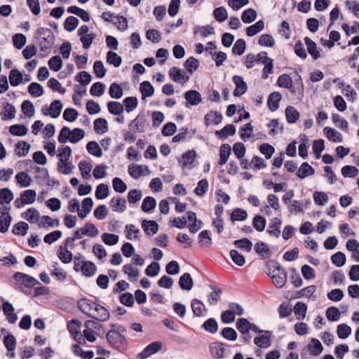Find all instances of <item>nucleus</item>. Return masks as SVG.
Listing matches in <instances>:
<instances>
[{
	"instance_id": "nucleus-1",
	"label": "nucleus",
	"mask_w": 359,
	"mask_h": 359,
	"mask_svg": "<svg viewBox=\"0 0 359 359\" xmlns=\"http://www.w3.org/2000/svg\"><path fill=\"white\" fill-rule=\"evenodd\" d=\"M34 37L39 41L40 50L48 54L55 43V36L51 29L39 27L36 29Z\"/></svg>"
},
{
	"instance_id": "nucleus-2",
	"label": "nucleus",
	"mask_w": 359,
	"mask_h": 359,
	"mask_svg": "<svg viewBox=\"0 0 359 359\" xmlns=\"http://www.w3.org/2000/svg\"><path fill=\"white\" fill-rule=\"evenodd\" d=\"M273 267V274L268 273V275L271 276L273 284L277 288H282L287 282V273L285 269L277 262L275 263Z\"/></svg>"
},
{
	"instance_id": "nucleus-3",
	"label": "nucleus",
	"mask_w": 359,
	"mask_h": 359,
	"mask_svg": "<svg viewBox=\"0 0 359 359\" xmlns=\"http://www.w3.org/2000/svg\"><path fill=\"white\" fill-rule=\"evenodd\" d=\"M13 278L16 281L17 285L20 284L27 288H32L36 285H40L37 279L22 272H15Z\"/></svg>"
},
{
	"instance_id": "nucleus-4",
	"label": "nucleus",
	"mask_w": 359,
	"mask_h": 359,
	"mask_svg": "<svg viewBox=\"0 0 359 359\" xmlns=\"http://www.w3.org/2000/svg\"><path fill=\"white\" fill-rule=\"evenodd\" d=\"M149 126V121L144 114H140L129 124L130 130L133 133H144Z\"/></svg>"
},
{
	"instance_id": "nucleus-5",
	"label": "nucleus",
	"mask_w": 359,
	"mask_h": 359,
	"mask_svg": "<svg viewBox=\"0 0 359 359\" xmlns=\"http://www.w3.org/2000/svg\"><path fill=\"white\" fill-rule=\"evenodd\" d=\"M236 325L238 332L243 335L244 342L250 343L252 339V335L250 333V322L246 318H241L237 320Z\"/></svg>"
},
{
	"instance_id": "nucleus-6",
	"label": "nucleus",
	"mask_w": 359,
	"mask_h": 359,
	"mask_svg": "<svg viewBox=\"0 0 359 359\" xmlns=\"http://www.w3.org/2000/svg\"><path fill=\"white\" fill-rule=\"evenodd\" d=\"M62 109V104L60 100H54L48 107L47 105H44L42 107V112L45 116H50L52 118H57L61 113Z\"/></svg>"
},
{
	"instance_id": "nucleus-7",
	"label": "nucleus",
	"mask_w": 359,
	"mask_h": 359,
	"mask_svg": "<svg viewBox=\"0 0 359 359\" xmlns=\"http://www.w3.org/2000/svg\"><path fill=\"white\" fill-rule=\"evenodd\" d=\"M99 233L97 227L92 223H86L83 227L74 231V235L77 239H80L83 236L89 237H95Z\"/></svg>"
},
{
	"instance_id": "nucleus-8",
	"label": "nucleus",
	"mask_w": 359,
	"mask_h": 359,
	"mask_svg": "<svg viewBox=\"0 0 359 359\" xmlns=\"http://www.w3.org/2000/svg\"><path fill=\"white\" fill-rule=\"evenodd\" d=\"M106 338L109 344L116 348L121 347L126 341V338L118 332H116L115 330H110L107 332Z\"/></svg>"
},
{
	"instance_id": "nucleus-9",
	"label": "nucleus",
	"mask_w": 359,
	"mask_h": 359,
	"mask_svg": "<svg viewBox=\"0 0 359 359\" xmlns=\"http://www.w3.org/2000/svg\"><path fill=\"white\" fill-rule=\"evenodd\" d=\"M162 344L161 341H154L147 346L142 352L137 355L138 359H146L150 355L161 350Z\"/></svg>"
},
{
	"instance_id": "nucleus-10",
	"label": "nucleus",
	"mask_w": 359,
	"mask_h": 359,
	"mask_svg": "<svg viewBox=\"0 0 359 359\" xmlns=\"http://www.w3.org/2000/svg\"><path fill=\"white\" fill-rule=\"evenodd\" d=\"M77 304L79 309L83 313L90 318L93 317L95 306L97 305L96 303L90 299L83 298L78 302Z\"/></svg>"
},
{
	"instance_id": "nucleus-11",
	"label": "nucleus",
	"mask_w": 359,
	"mask_h": 359,
	"mask_svg": "<svg viewBox=\"0 0 359 359\" xmlns=\"http://www.w3.org/2000/svg\"><path fill=\"white\" fill-rule=\"evenodd\" d=\"M282 220L278 217H273L271 219L266 233L272 237L279 238L280 235V227Z\"/></svg>"
},
{
	"instance_id": "nucleus-12",
	"label": "nucleus",
	"mask_w": 359,
	"mask_h": 359,
	"mask_svg": "<svg viewBox=\"0 0 359 359\" xmlns=\"http://www.w3.org/2000/svg\"><path fill=\"white\" fill-rule=\"evenodd\" d=\"M232 81L236 86L233 90V95L235 97H239L247 91L248 86L242 76L235 75L233 76Z\"/></svg>"
},
{
	"instance_id": "nucleus-13",
	"label": "nucleus",
	"mask_w": 359,
	"mask_h": 359,
	"mask_svg": "<svg viewBox=\"0 0 359 359\" xmlns=\"http://www.w3.org/2000/svg\"><path fill=\"white\" fill-rule=\"evenodd\" d=\"M10 207L4 206L2 208L1 215L0 216V232L5 233L8 230V227L11 222V217L8 213Z\"/></svg>"
},
{
	"instance_id": "nucleus-14",
	"label": "nucleus",
	"mask_w": 359,
	"mask_h": 359,
	"mask_svg": "<svg viewBox=\"0 0 359 359\" xmlns=\"http://www.w3.org/2000/svg\"><path fill=\"white\" fill-rule=\"evenodd\" d=\"M2 310L4 315L6 316L8 321L13 324L18 320L17 315L14 313V308L13 305L8 301H5L2 304Z\"/></svg>"
},
{
	"instance_id": "nucleus-15",
	"label": "nucleus",
	"mask_w": 359,
	"mask_h": 359,
	"mask_svg": "<svg viewBox=\"0 0 359 359\" xmlns=\"http://www.w3.org/2000/svg\"><path fill=\"white\" fill-rule=\"evenodd\" d=\"M184 98L187 100V107H188L189 104L192 106L198 105L201 102V94L195 90H190L186 92Z\"/></svg>"
},
{
	"instance_id": "nucleus-16",
	"label": "nucleus",
	"mask_w": 359,
	"mask_h": 359,
	"mask_svg": "<svg viewBox=\"0 0 359 359\" xmlns=\"http://www.w3.org/2000/svg\"><path fill=\"white\" fill-rule=\"evenodd\" d=\"M109 316L108 310L100 304H97L95 306L92 318L99 321H106L109 318Z\"/></svg>"
},
{
	"instance_id": "nucleus-17",
	"label": "nucleus",
	"mask_w": 359,
	"mask_h": 359,
	"mask_svg": "<svg viewBox=\"0 0 359 359\" xmlns=\"http://www.w3.org/2000/svg\"><path fill=\"white\" fill-rule=\"evenodd\" d=\"M169 76L175 82H187L189 79L188 76L185 75L184 73H182L180 68L176 67H172L170 69Z\"/></svg>"
},
{
	"instance_id": "nucleus-18",
	"label": "nucleus",
	"mask_w": 359,
	"mask_h": 359,
	"mask_svg": "<svg viewBox=\"0 0 359 359\" xmlns=\"http://www.w3.org/2000/svg\"><path fill=\"white\" fill-rule=\"evenodd\" d=\"M142 227L145 233L150 236L156 234L158 231V224L154 220H142Z\"/></svg>"
},
{
	"instance_id": "nucleus-19",
	"label": "nucleus",
	"mask_w": 359,
	"mask_h": 359,
	"mask_svg": "<svg viewBox=\"0 0 359 359\" xmlns=\"http://www.w3.org/2000/svg\"><path fill=\"white\" fill-rule=\"evenodd\" d=\"M196 156V153L194 150H189L182 155L181 158L179 159V163H181L182 168H187L193 163Z\"/></svg>"
},
{
	"instance_id": "nucleus-20",
	"label": "nucleus",
	"mask_w": 359,
	"mask_h": 359,
	"mask_svg": "<svg viewBox=\"0 0 359 359\" xmlns=\"http://www.w3.org/2000/svg\"><path fill=\"white\" fill-rule=\"evenodd\" d=\"M255 250L264 259L270 258L271 255L269 246L263 241H259L255 245Z\"/></svg>"
},
{
	"instance_id": "nucleus-21",
	"label": "nucleus",
	"mask_w": 359,
	"mask_h": 359,
	"mask_svg": "<svg viewBox=\"0 0 359 359\" xmlns=\"http://www.w3.org/2000/svg\"><path fill=\"white\" fill-rule=\"evenodd\" d=\"M210 288L212 292L208 296V302L210 305H216L220 299L222 290L214 285H210Z\"/></svg>"
},
{
	"instance_id": "nucleus-22",
	"label": "nucleus",
	"mask_w": 359,
	"mask_h": 359,
	"mask_svg": "<svg viewBox=\"0 0 359 359\" xmlns=\"http://www.w3.org/2000/svg\"><path fill=\"white\" fill-rule=\"evenodd\" d=\"M74 168V166L73 165L72 161L60 158V160L57 163V171L59 172L63 175H69Z\"/></svg>"
},
{
	"instance_id": "nucleus-23",
	"label": "nucleus",
	"mask_w": 359,
	"mask_h": 359,
	"mask_svg": "<svg viewBox=\"0 0 359 359\" xmlns=\"http://www.w3.org/2000/svg\"><path fill=\"white\" fill-rule=\"evenodd\" d=\"M281 97L282 95L279 92H273L269 95L267 104L271 111H275L278 109Z\"/></svg>"
},
{
	"instance_id": "nucleus-24",
	"label": "nucleus",
	"mask_w": 359,
	"mask_h": 359,
	"mask_svg": "<svg viewBox=\"0 0 359 359\" xmlns=\"http://www.w3.org/2000/svg\"><path fill=\"white\" fill-rule=\"evenodd\" d=\"M110 205L115 212H123L126 210V201L120 196L112 198Z\"/></svg>"
},
{
	"instance_id": "nucleus-25",
	"label": "nucleus",
	"mask_w": 359,
	"mask_h": 359,
	"mask_svg": "<svg viewBox=\"0 0 359 359\" xmlns=\"http://www.w3.org/2000/svg\"><path fill=\"white\" fill-rule=\"evenodd\" d=\"M315 173V170L307 162H304L296 175L300 179H304L309 175H313Z\"/></svg>"
},
{
	"instance_id": "nucleus-26",
	"label": "nucleus",
	"mask_w": 359,
	"mask_h": 359,
	"mask_svg": "<svg viewBox=\"0 0 359 359\" xmlns=\"http://www.w3.org/2000/svg\"><path fill=\"white\" fill-rule=\"evenodd\" d=\"M97 270L95 264L90 261H85L82 262L81 271L83 275L86 277H92L95 275Z\"/></svg>"
},
{
	"instance_id": "nucleus-27",
	"label": "nucleus",
	"mask_w": 359,
	"mask_h": 359,
	"mask_svg": "<svg viewBox=\"0 0 359 359\" xmlns=\"http://www.w3.org/2000/svg\"><path fill=\"white\" fill-rule=\"evenodd\" d=\"M15 112L16 110L15 107L10 103H6L4 105L3 110L1 111L0 115L1 119L4 121L11 120L15 117Z\"/></svg>"
},
{
	"instance_id": "nucleus-28",
	"label": "nucleus",
	"mask_w": 359,
	"mask_h": 359,
	"mask_svg": "<svg viewBox=\"0 0 359 359\" xmlns=\"http://www.w3.org/2000/svg\"><path fill=\"white\" fill-rule=\"evenodd\" d=\"M191 306L194 316L201 317L205 315V307L203 302H201L200 300L196 299H193L191 302Z\"/></svg>"
},
{
	"instance_id": "nucleus-29",
	"label": "nucleus",
	"mask_w": 359,
	"mask_h": 359,
	"mask_svg": "<svg viewBox=\"0 0 359 359\" xmlns=\"http://www.w3.org/2000/svg\"><path fill=\"white\" fill-rule=\"evenodd\" d=\"M304 42L307 47L308 53L312 56L313 60H317L320 57V52L317 49L316 43L310 38L306 36Z\"/></svg>"
},
{
	"instance_id": "nucleus-30",
	"label": "nucleus",
	"mask_w": 359,
	"mask_h": 359,
	"mask_svg": "<svg viewBox=\"0 0 359 359\" xmlns=\"http://www.w3.org/2000/svg\"><path fill=\"white\" fill-rule=\"evenodd\" d=\"M308 350L314 356L320 355L323 351V347L320 341L317 339H312L311 342L307 345Z\"/></svg>"
},
{
	"instance_id": "nucleus-31",
	"label": "nucleus",
	"mask_w": 359,
	"mask_h": 359,
	"mask_svg": "<svg viewBox=\"0 0 359 359\" xmlns=\"http://www.w3.org/2000/svg\"><path fill=\"white\" fill-rule=\"evenodd\" d=\"M323 132L326 137L334 142H341L342 141L341 133L332 128L325 127Z\"/></svg>"
},
{
	"instance_id": "nucleus-32",
	"label": "nucleus",
	"mask_w": 359,
	"mask_h": 359,
	"mask_svg": "<svg viewBox=\"0 0 359 359\" xmlns=\"http://www.w3.org/2000/svg\"><path fill=\"white\" fill-rule=\"evenodd\" d=\"M270 337L271 332H269V334H262L259 337H256L254 339V343L259 348H266L269 347L271 344Z\"/></svg>"
},
{
	"instance_id": "nucleus-33",
	"label": "nucleus",
	"mask_w": 359,
	"mask_h": 359,
	"mask_svg": "<svg viewBox=\"0 0 359 359\" xmlns=\"http://www.w3.org/2000/svg\"><path fill=\"white\" fill-rule=\"evenodd\" d=\"M231 147L228 144H224L219 149V160L218 163L223 165L226 163L229 155L231 154Z\"/></svg>"
},
{
	"instance_id": "nucleus-34",
	"label": "nucleus",
	"mask_w": 359,
	"mask_h": 359,
	"mask_svg": "<svg viewBox=\"0 0 359 359\" xmlns=\"http://www.w3.org/2000/svg\"><path fill=\"white\" fill-rule=\"evenodd\" d=\"M193 279L189 273H184L179 280L180 287L184 290H190L193 287Z\"/></svg>"
},
{
	"instance_id": "nucleus-35",
	"label": "nucleus",
	"mask_w": 359,
	"mask_h": 359,
	"mask_svg": "<svg viewBox=\"0 0 359 359\" xmlns=\"http://www.w3.org/2000/svg\"><path fill=\"white\" fill-rule=\"evenodd\" d=\"M235 133L236 127L233 124H227L222 130L215 132V135L221 139L233 135Z\"/></svg>"
},
{
	"instance_id": "nucleus-36",
	"label": "nucleus",
	"mask_w": 359,
	"mask_h": 359,
	"mask_svg": "<svg viewBox=\"0 0 359 359\" xmlns=\"http://www.w3.org/2000/svg\"><path fill=\"white\" fill-rule=\"evenodd\" d=\"M210 351L212 357L222 358L224 356V344L215 342L210 344Z\"/></svg>"
},
{
	"instance_id": "nucleus-37",
	"label": "nucleus",
	"mask_w": 359,
	"mask_h": 359,
	"mask_svg": "<svg viewBox=\"0 0 359 359\" xmlns=\"http://www.w3.org/2000/svg\"><path fill=\"white\" fill-rule=\"evenodd\" d=\"M15 180L18 184L22 187H27L30 186L32 182L31 177L25 172H20L16 174Z\"/></svg>"
},
{
	"instance_id": "nucleus-38",
	"label": "nucleus",
	"mask_w": 359,
	"mask_h": 359,
	"mask_svg": "<svg viewBox=\"0 0 359 359\" xmlns=\"http://www.w3.org/2000/svg\"><path fill=\"white\" fill-rule=\"evenodd\" d=\"M140 90L142 93V98L151 97L154 93V88L149 81H143L140 83Z\"/></svg>"
},
{
	"instance_id": "nucleus-39",
	"label": "nucleus",
	"mask_w": 359,
	"mask_h": 359,
	"mask_svg": "<svg viewBox=\"0 0 359 359\" xmlns=\"http://www.w3.org/2000/svg\"><path fill=\"white\" fill-rule=\"evenodd\" d=\"M107 108L110 114L113 115H120L124 111L123 105L116 101H111L107 103Z\"/></svg>"
},
{
	"instance_id": "nucleus-40",
	"label": "nucleus",
	"mask_w": 359,
	"mask_h": 359,
	"mask_svg": "<svg viewBox=\"0 0 359 359\" xmlns=\"http://www.w3.org/2000/svg\"><path fill=\"white\" fill-rule=\"evenodd\" d=\"M285 116L289 123H294L299 117V113L294 107L288 106L285 109Z\"/></svg>"
},
{
	"instance_id": "nucleus-41",
	"label": "nucleus",
	"mask_w": 359,
	"mask_h": 359,
	"mask_svg": "<svg viewBox=\"0 0 359 359\" xmlns=\"http://www.w3.org/2000/svg\"><path fill=\"white\" fill-rule=\"evenodd\" d=\"M13 194L8 188L0 189V204H9L13 199Z\"/></svg>"
},
{
	"instance_id": "nucleus-42",
	"label": "nucleus",
	"mask_w": 359,
	"mask_h": 359,
	"mask_svg": "<svg viewBox=\"0 0 359 359\" xmlns=\"http://www.w3.org/2000/svg\"><path fill=\"white\" fill-rule=\"evenodd\" d=\"M123 271L129 276L130 281H136L140 276L137 269H134L130 264H125L123 267Z\"/></svg>"
},
{
	"instance_id": "nucleus-43",
	"label": "nucleus",
	"mask_w": 359,
	"mask_h": 359,
	"mask_svg": "<svg viewBox=\"0 0 359 359\" xmlns=\"http://www.w3.org/2000/svg\"><path fill=\"white\" fill-rule=\"evenodd\" d=\"M29 149L30 145L27 142L19 141L15 144V151L16 155L20 157L25 156L28 154Z\"/></svg>"
},
{
	"instance_id": "nucleus-44",
	"label": "nucleus",
	"mask_w": 359,
	"mask_h": 359,
	"mask_svg": "<svg viewBox=\"0 0 359 359\" xmlns=\"http://www.w3.org/2000/svg\"><path fill=\"white\" fill-rule=\"evenodd\" d=\"M9 81L12 86H17L22 81V74L18 69H12L9 74Z\"/></svg>"
},
{
	"instance_id": "nucleus-45",
	"label": "nucleus",
	"mask_w": 359,
	"mask_h": 359,
	"mask_svg": "<svg viewBox=\"0 0 359 359\" xmlns=\"http://www.w3.org/2000/svg\"><path fill=\"white\" fill-rule=\"evenodd\" d=\"M92 164L86 161H81L79 163V168L81 171V174L84 179L90 178V171L92 170Z\"/></svg>"
},
{
	"instance_id": "nucleus-46",
	"label": "nucleus",
	"mask_w": 359,
	"mask_h": 359,
	"mask_svg": "<svg viewBox=\"0 0 359 359\" xmlns=\"http://www.w3.org/2000/svg\"><path fill=\"white\" fill-rule=\"evenodd\" d=\"M94 130L97 133H104L108 131V124L105 118H98L94 122Z\"/></svg>"
},
{
	"instance_id": "nucleus-47",
	"label": "nucleus",
	"mask_w": 359,
	"mask_h": 359,
	"mask_svg": "<svg viewBox=\"0 0 359 359\" xmlns=\"http://www.w3.org/2000/svg\"><path fill=\"white\" fill-rule=\"evenodd\" d=\"M156 205V200L151 196H147L142 201V210L144 212H149L153 210Z\"/></svg>"
},
{
	"instance_id": "nucleus-48",
	"label": "nucleus",
	"mask_w": 359,
	"mask_h": 359,
	"mask_svg": "<svg viewBox=\"0 0 359 359\" xmlns=\"http://www.w3.org/2000/svg\"><path fill=\"white\" fill-rule=\"evenodd\" d=\"M264 27V23L262 20H260L246 29V34L248 36H253L261 32Z\"/></svg>"
},
{
	"instance_id": "nucleus-49",
	"label": "nucleus",
	"mask_w": 359,
	"mask_h": 359,
	"mask_svg": "<svg viewBox=\"0 0 359 359\" xmlns=\"http://www.w3.org/2000/svg\"><path fill=\"white\" fill-rule=\"evenodd\" d=\"M86 149L91 155L100 157L102 155V149L95 141H90L86 145Z\"/></svg>"
},
{
	"instance_id": "nucleus-50",
	"label": "nucleus",
	"mask_w": 359,
	"mask_h": 359,
	"mask_svg": "<svg viewBox=\"0 0 359 359\" xmlns=\"http://www.w3.org/2000/svg\"><path fill=\"white\" fill-rule=\"evenodd\" d=\"M214 33V27L211 25H198L194 28V34H200L203 37H206L208 35L213 34Z\"/></svg>"
},
{
	"instance_id": "nucleus-51",
	"label": "nucleus",
	"mask_w": 359,
	"mask_h": 359,
	"mask_svg": "<svg viewBox=\"0 0 359 359\" xmlns=\"http://www.w3.org/2000/svg\"><path fill=\"white\" fill-rule=\"evenodd\" d=\"M202 327L207 332L214 334L217 332L218 324L215 318H210L204 322Z\"/></svg>"
},
{
	"instance_id": "nucleus-52",
	"label": "nucleus",
	"mask_w": 359,
	"mask_h": 359,
	"mask_svg": "<svg viewBox=\"0 0 359 359\" xmlns=\"http://www.w3.org/2000/svg\"><path fill=\"white\" fill-rule=\"evenodd\" d=\"M257 18V12L252 8L245 10L241 15V20L244 23L250 24Z\"/></svg>"
},
{
	"instance_id": "nucleus-53",
	"label": "nucleus",
	"mask_w": 359,
	"mask_h": 359,
	"mask_svg": "<svg viewBox=\"0 0 359 359\" xmlns=\"http://www.w3.org/2000/svg\"><path fill=\"white\" fill-rule=\"evenodd\" d=\"M22 217L30 223H35L39 220V213L35 208H30L22 215Z\"/></svg>"
},
{
	"instance_id": "nucleus-54",
	"label": "nucleus",
	"mask_w": 359,
	"mask_h": 359,
	"mask_svg": "<svg viewBox=\"0 0 359 359\" xmlns=\"http://www.w3.org/2000/svg\"><path fill=\"white\" fill-rule=\"evenodd\" d=\"M123 103L125 106L126 111L130 113L137 108L138 100L136 97H127L123 100Z\"/></svg>"
},
{
	"instance_id": "nucleus-55",
	"label": "nucleus",
	"mask_w": 359,
	"mask_h": 359,
	"mask_svg": "<svg viewBox=\"0 0 359 359\" xmlns=\"http://www.w3.org/2000/svg\"><path fill=\"white\" fill-rule=\"evenodd\" d=\"M27 128L22 124H15L9 128V132L15 136H24L27 133Z\"/></svg>"
},
{
	"instance_id": "nucleus-56",
	"label": "nucleus",
	"mask_w": 359,
	"mask_h": 359,
	"mask_svg": "<svg viewBox=\"0 0 359 359\" xmlns=\"http://www.w3.org/2000/svg\"><path fill=\"white\" fill-rule=\"evenodd\" d=\"M28 92L31 95L38 97L43 94V88L41 84L32 82L28 86Z\"/></svg>"
},
{
	"instance_id": "nucleus-57",
	"label": "nucleus",
	"mask_w": 359,
	"mask_h": 359,
	"mask_svg": "<svg viewBox=\"0 0 359 359\" xmlns=\"http://www.w3.org/2000/svg\"><path fill=\"white\" fill-rule=\"evenodd\" d=\"M266 224V219L261 215H255L252 219L253 227L259 232L264 230Z\"/></svg>"
},
{
	"instance_id": "nucleus-58",
	"label": "nucleus",
	"mask_w": 359,
	"mask_h": 359,
	"mask_svg": "<svg viewBox=\"0 0 359 359\" xmlns=\"http://www.w3.org/2000/svg\"><path fill=\"white\" fill-rule=\"evenodd\" d=\"M123 89L121 86L116 83H112L110 85L109 94L111 97L114 99H119L123 95Z\"/></svg>"
},
{
	"instance_id": "nucleus-59",
	"label": "nucleus",
	"mask_w": 359,
	"mask_h": 359,
	"mask_svg": "<svg viewBox=\"0 0 359 359\" xmlns=\"http://www.w3.org/2000/svg\"><path fill=\"white\" fill-rule=\"evenodd\" d=\"M60 248L61 251L58 253L59 259L65 264L69 263L73 258L72 253L67 250V246L62 245Z\"/></svg>"
},
{
	"instance_id": "nucleus-60",
	"label": "nucleus",
	"mask_w": 359,
	"mask_h": 359,
	"mask_svg": "<svg viewBox=\"0 0 359 359\" xmlns=\"http://www.w3.org/2000/svg\"><path fill=\"white\" fill-rule=\"evenodd\" d=\"M29 229L28 224L25 222H19L13 226L12 233L15 235L25 236Z\"/></svg>"
},
{
	"instance_id": "nucleus-61",
	"label": "nucleus",
	"mask_w": 359,
	"mask_h": 359,
	"mask_svg": "<svg viewBox=\"0 0 359 359\" xmlns=\"http://www.w3.org/2000/svg\"><path fill=\"white\" fill-rule=\"evenodd\" d=\"M79 20L74 16H69L64 22V28L67 32L74 31L79 25Z\"/></svg>"
},
{
	"instance_id": "nucleus-62",
	"label": "nucleus",
	"mask_w": 359,
	"mask_h": 359,
	"mask_svg": "<svg viewBox=\"0 0 359 359\" xmlns=\"http://www.w3.org/2000/svg\"><path fill=\"white\" fill-rule=\"evenodd\" d=\"M208 182L206 179L201 180L194 189V193L198 196H203L208 189Z\"/></svg>"
},
{
	"instance_id": "nucleus-63",
	"label": "nucleus",
	"mask_w": 359,
	"mask_h": 359,
	"mask_svg": "<svg viewBox=\"0 0 359 359\" xmlns=\"http://www.w3.org/2000/svg\"><path fill=\"white\" fill-rule=\"evenodd\" d=\"M245 48V41L243 39H239L235 42L232 48V53L234 55H241L244 53Z\"/></svg>"
},
{
	"instance_id": "nucleus-64",
	"label": "nucleus",
	"mask_w": 359,
	"mask_h": 359,
	"mask_svg": "<svg viewBox=\"0 0 359 359\" xmlns=\"http://www.w3.org/2000/svg\"><path fill=\"white\" fill-rule=\"evenodd\" d=\"M337 336L339 339H345L351 333V328L346 324H340L337 328Z\"/></svg>"
}]
</instances>
